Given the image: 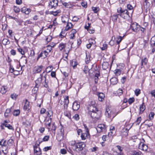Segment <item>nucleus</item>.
I'll list each match as a JSON object with an SVG mask.
<instances>
[{
	"label": "nucleus",
	"mask_w": 155,
	"mask_h": 155,
	"mask_svg": "<svg viewBox=\"0 0 155 155\" xmlns=\"http://www.w3.org/2000/svg\"><path fill=\"white\" fill-rule=\"evenodd\" d=\"M90 111L89 114L92 118L95 120L99 119L101 117V113L100 110H98L95 104L91 105L90 107Z\"/></svg>",
	"instance_id": "1"
},
{
	"label": "nucleus",
	"mask_w": 155,
	"mask_h": 155,
	"mask_svg": "<svg viewBox=\"0 0 155 155\" xmlns=\"http://www.w3.org/2000/svg\"><path fill=\"white\" fill-rule=\"evenodd\" d=\"M69 102L68 96H66L64 98V109L65 110L64 115L69 119H71V114L70 111L67 110Z\"/></svg>",
	"instance_id": "2"
},
{
	"label": "nucleus",
	"mask_w": 155,
	"mask_h": 155,
	"mask_svg": "<svg viewBox=\"0 0 155 155\" xmlns=\"http://www.w3.org/2000/svg\"><path fill=\"white\" fill-rule=\"evenodd\" d=\"M85 146V143L83 142H77L76 144L75 147L73 150L75 151H80L82 150Z\"/></svg>",
	"instance_id": "3"
},
{
	"label": "nucleus",
	"mask_w": 155,
	"mask_h": 155,
	"mask_svg": "<svg viewBox=\"0 0 155 155\" xmlns=\"http://www.w3.org/2000/svg\"><path fill=\"white\" fill-rule=\"evenodd\" d=\"M58 0H50L49 3V7L51 8L55 9L58 6Z\"/></svg>",
	"instance_id": "4"
},
{
	"label": "nucleus",
	"mask_w": 155,
	"mask_h": 155,
	"mask_svg": "<svg viewBox=\"0 0 155 155\" xmlns=\"http://www.w3.org/2000/svg\"><path fill=\"white\" fill-rule=\"evenodd\" d=\"M90 134L89 133L88 129L87 128L86 129V132L81 134V138L82 140H85L87 138H89Z\"/></svg>",
	"instance_id": "5"
},
{
	"label": "nucleus",
	"mask_w": 155,
	"mask_h": 155,
	"mask_svg": "<svg viewBox=\"0 0 155 155\" xmlns=\"http://www.w3.org/2000/svg\"><path fill=\"white\" fill-rule=\"evenodd\" d=\"M107 127V126L104 124H98L97 128V130L99 133L104 131Z\"/></svg>",
	"instance_id": "6"
},
{
	"label": "nucleus",
	"mask_w": 155,
	"mask_h": 155,
	"mask_svg": "<svg viewBox=\"0 0 155 155\" xmlns=\"http://www.w3.org/2000/svg\"><path fill=\"white\" fill-rule=\"evenodd\" d=\"M129 14H130V13L127 10L125 9L124 10V12H122V13L120 14H119L120 16L123 18L124 19L127 18L129 17H130Z\"/></svg>",
	"instance_id": "7"
},
{
	"label": "nucleus",
	"mask_w": 155,
	"mask_h": 155,
	"mask_svg": "<svg viewBox=\"0 0 155 155\" xmlns=\"http://www.w3.org/2000/svg\"><path fill=\"white\" fill-rule=\"evenodd\" d=\"M131 28L133 31L137 32L140 29V26L137 23L135 22L131 25Z\"/></svg>",
	"instance_id": "8"
},
{
	"label": "nucleus",
	"mask_w": 155,
	"mask_h": 155,
	"mask_svg": "<svg viewBox=\"0 0 155 155\" xmlns=\"http://www.w3.org/2000/svg\"><path fill=\"white\" fill-rule=\"evenodd\" d=\"M48 54V52L46 50L42 51L38 55L37 60H38L40 57H42V58H45L47 57Z\"/></svg>",
	"instance_id": "9"
},
{
	"label": "nucleus",
	"mask_w": 155,
	"mask_h": 155,
	"mask_svg": "<svg viewBox=\"0 0 155 155\" xmlns=\"http://www.w3.org/2000/svg\"><path fill=\"white\" fill-rule=\"evenodd\" d=\"M45 71H44L43 73L40 75V77L38 78L35 81V85L39 86L41 84V83L42 81V78L44 74L45 73Z\"/></svg>",
	"instance_id": "10"
},
{
	"label": "nucleus",
	"mask_w": 155,
	"mask_h": 155,
	"mask_svg": "<svg viewBox=\"0 0 155 155\" xmlns=\"http://www.w3.org/2000/svg\"><path fill=\"white\" fill-rule=\"evenodd\" d=\"M47 118L46 119V120L45 121V125L47 128L48 129V131H50L51 129L50 127L51 126V118H48V120H47Z\"/></svg>",
	"instance_id": "11"
},
{
	"label": "nucleus",
	"mask_w": 155,
	"mask_h": 155,
	"mask_svg": "<svg viewBox=\"0 0 155 155\" xmlns=\"http://www.w3.org/2000/svg\"><path fill=\"white\" fill-rule=\"evenodd\" d=\"M43 66L42 65L35 66L33 69V71L35 73H39L41 71Z\"/></svg>",
	"instance_id": "12"
},
{
	"label": "nucleus",
	"mask_w": 155,
	"mask_h": 155,
	"mask_svg": "<svg viewBox=\"0 0 155 155\" xmlns=\"http://www.w3.org/2000/svg\"><path fill=\"white\" fill-rule=\"evenodd\" d=\"M138 147L140 149L143 151H146L148 149L147 146L144 144L143 143L141 142L140 143Z\"/></svg>",
	"instance_id": "13"
},
{
	"label": "nucleus",
	"mask_w": 155,
	"mask_h": 155,
	"mask_svg": "<svg viewBox=\"0 0 155 155\" xmlns=\"http://www.w3.org/2000/svg\"><path fill=\"white\" fill-rule=\"evenodd\" d=\"M80 107V103L79 102H74L73 104L72 109L74 110H78Z\"/></svg>",
	"instance_id": "14"
},
{
	"label": "nucleus",
	"mask_w": 155,
	"mask_h": 155,
	"mask_svg": "<svg viewBox=\"0 0 155 155\" xmlns=\"http://www.w3.org/2000/svg\"><path fill=\"white\" fill-rule=\"evenodd\" d=\"M34 152L35 154V153H38L37 154H41V150L40 147H39V145H35L34 147Z\"/></svg>",
	"instance_id": "15"
},
{
	"label": "nucleus",
	"mask_w": 155,
	"mask_h": 155,
	"mask_svg": "<svg viewBox=\"0 0 155 155\" xmlns=\"http://www.w3.org/2000/svg\"><path fill=\"white\" fill-rule=\"evenodd\" d=\"M106 116L108 118H110L112 117V112L108 108H106L105 112Z\"/></svg>",
	"instance_id": "16"
},
{
	"label": "nucleus",
	"mask_w": 155,
	"mask_h": 155,
	"mask_svg": "<svg viewBox=\"0 0 155 155\" xmlns=\"http://www.w3.org/2000/svg\"><path fill=\"white\" fill-rule=\"evenodd\" d=\"M29 102L28 101L27 99L25 100V105L24 107V110L25 111L29 110L30 108Z\"/></svg>",
	"instance_id": "17"
},
{
	"label": "nucleus",
	"mask_w": 155,
	"mask_h": 155,
	"mask_svg": "<svg viewBox=\"0 0 155 155\" xmlns=\"http://www.w3.org/2000/svg\"><path fill=\"white\" fill-rule=\"evenodd\" d=\"M98 99L100 101H102L104 99V94L102 93H97Z\"/></svg>",
	"instance_id": "18"
},
{
	"label": "nucleus",
	"mask_w": 155,
	"mask_h": 155,
	"mask_svg": "<svg viewBox=\"0 0 155 155\" xmlns=\"http://www.w3.org/2000/svg\"><path fill=\"white\" fill-rule=\"evenodd\" d=\"M146 125H147L148 127H150L152 126L153 123L152 121L151 120H146L144 122Z\"/></svg>",
	"instance_id": "19"
},
{
	"label": "nucleus",
	"mask_w": 155,
	"mask_h": 155,
	"mask_svg": "<svg viewBox=\"0 0 155 155\" xmlns=\"http://www.w3.org/2000/svg\"><path fill=\"white\" fill-rule=\"evenodd\" d=\"M146 109V107L144 103L140 106V112L139 114H142Z\"/></svg>",
	"instance_id": "20"
},
{
	"label": "nucleus",
	"mask_w": 155,
	"mask_h": 155,
	"mask_svg": "<svg viewBox=\"0 0 155 155\" xmlns=\"http://www.w3.org/2000/svg\"><path fill=\"white\" fill-rule=\"evenodd\" d=\"M86 57L85 62L86 64H88L91 61L90 55L89 52L86 53Z\"/></svg>",
	"instance_id": "21"
},
{
	"label": "nucleus",
	"mask_w": 155,
	"mask_h": 155,
	"mask_svg": "<svg viewBox=\"0 0 155 155\" xmlns=\"http://www.w3.org/2000/svg\"><path fill=\"white\" fill-rule=\"evenodd\" d=\"M127 11H129L130 13V15H132L133 12V7L132 5L130 4H128L127 5Z\"/></svg>",
	"instance_id": "22"
},
{
	"label": "nucleus",
	"mask_w": 155,
	"mask_h": 155,
	"mask_svg": "<svg viewBox=\"0 0 155 155\" xmlns=\"http://www.w3.org/2000/svg\"><path fill=\"white\" fill-rule=\"evenodd\" d=\"M110 81L111 84L113 85L115 84H117L118 82V79L116 77H113L112 78L110 79Z\"/></svg>",
	"instance_id": "23"
},
{
	"label": "nucleus",
	"mask_w": 155,
	"mask_h": 155,
	"mask_svg": "<svg viewBox=\"0 0 155 155\" xmlns=\"http://www.w3.org/2000/svg\"><path fill=\"white\" fill-rule=\"evenodd\" d=\"M150 44L152 48L155 46V36L152 37L151 38Z\"/></svg>",
	"instance_id": "24"
},
{
	"label": "nucleus",
	"mask_w": 155,
	"mask_h": 155,
	"mask_svg": "<svg viewBox=\"0 0 155 155\" xmlns=\"http://www.w3.org/2000/svg\"><path fill=\"white\" fill-rule=\"evenodd\" d=\"M66 44L63 43H60L58 46V48L60 51H61L64 49L66 47Z\"/></svg>",
	"instance_id": "25"
},
{
	"label": "nucleus",
	"mask_w": 155,
	"mask_h": 155,
	"mask_svg": "<svg viewBox=\"0 0 155 155\" xmlns=\"http://www.w3.org/2000/svg\"><path fill=\"white\" fill-rule=\"evenodd\" d=\"M109 66V64L107 62H104L102 65V68L104 70H106Z\"/></svg>",
	"instance_id": "26"
},
{
	"label": "nucleus",
	"mask_w": 155,
	"mask_h": 155,
	"mask_svg": "<svg viewBox=\"0 0 155 155\" xmlns=\"http://www.w3.org/2000/svg\"><path fill=\"white\" fill-rule=\"evenodd\" d=\"M100 76V72L99 71H97V72L95 74L94 77L95 82L96 84L97 83L99 79V77Z\"/></svg>",
	"instance_id": "27"
},
{
	"label": "nucleus",
	"mask_w": 155,
	"mask_h": 155,
	"mask_svg": "<svg viewBox=\"0 0 155 155\" xmlns=\"http://www.w3.org/2000/svg\"><path fill=\"white\" fill-rule=\"evenodd\" d=\"M73 25L71 22H68L67 25L66 27L65 30L67 31L71 28L72 27Z\"/></svg>",
	"instance_id": "28"
},
{
	"label": "nucleus",
	"mask_w": 155,
	"mask_h": 155,
	"mask_svg": "<svg viewBox=\"0 0 155 155\" xmlns=\"http://www.w3.org/2000/svg\"><path fill=\"white\" fill-rule=\"evenodd\" d=\"M50 128L51 129L50 131H51L54 134H55V131L56 129V126L55 125L54 123L52 124L51 127Z\"/></svg>",
	"instance_id": "29"
},
{
	"label": "nucleus",
	"mask_w": 155,
	"mask_h": 155,
	"mask_svg": "<svg viewBox=\"0 0 155 155\" xmlns=\"http://www.w3.org/2000/svg\"><path fill=\"white\" fill-rule=\"evenodd\" d=\"M3 125H4V126L5 127H7L8 129H9L10 130H12L13 131L14 130V129L13 127L10 124H5V123H3Z\"/></svg>",
	"instance_id": "30"
},
{
	"label": "nucleus",
	"mask_w": 155,
	"mask_h": 155,
	"mask_svg": "<svg viewBox=\"0 0 155 155\" xmlns=\"http://www.w3.org/2000/svg\"><path fill=\"white\" fill-rule=\"evenodd\" d=\"M150 5V3L148 1H145L143 3V5L145 8L147 9L149 8Z\"/></svg>",
	"instance_id": "31"
},
{
	"label": "nucleus",
	"mask_w": 155,
	"mask_h": 155,
	"mask_svg": "<svg viewBox=\"0 0 155 155\" xmlns=\"http://www.w3.org/2000/svg\"><path fill=\"white\" fill-rule=\"evenodd\" d=\"M54 45H53V46H52L50 45H48L46 47V51L47 52H48V53L50 52L52 50V48L54 47Z\"/></svg>",
	"instance_id": "32"
},
{
	"label": "nucleus",
	"mask_w": 155,
	"mask_h": 155,
	"mask_svg": "<svg viewBox=\"0 0 155 155\" xmlns=\"http://www.w3.org/2000/svg\"><path fill=\"white\" fill-rule=\"evenodd\" d=\"M2 43L4 45H6L10 44V41L8 39L5 38L2 41Z\"/></svg>",
	"instance_id": "33"
},
{
	"label": "nucleus",
	"mask_w": 155,
	"mask_h": 155,
	"mask_svg": "<svg viewBox=\"0 0 155 155\" xmlns=\"http://www.w3.org/2000/svg\"><path fill=\"white\" fill-rule=\"evenodd\" d=\"M7 90V87L6 86H3L1 88V92L2 94H5Z\"/></svg>",
	"instance_id": "34"
},
{
	"label": "nucleus",
	"mask_w": 155,
	"mask_h": 155,
	"mask_svg": "<svg viewBox=\"0 0 155 155\" xmlns=\"http://www.w3.org/2000/svg\"><path fill=\"white\" fill-rule=\"evenodd\" d=\"M119 16H120L119 14H115L112 15L111 18L113 21H116Z\"/></svg>",
	"instance_id": "35"
},
{
	"label": "nucleus",
	"mask_w": 155,
	"mask_h": 155,
	"mask_svg": "<svg viewBox=\"0 0 155 155\" xmlns=\"http://www.w3.org/2000/svg\"><path fill=\"white\" fill-rule=\"evenodd\" d=\"M35 85V87L32 90V93L33 94H35L38 90V86Z\"/></svg>",
	"instance_id": "36"
},
{
	"label": "nucleus",
	"mask_w": 155,
	"mask_h": 155,
	"mask_svg": "<svg viewBox=\"0 0 155 155\" xmlns=\"http://www.w3.org/2000/svg\"><path fill=\"white\" fill-rule=\"evenodd\" d=\"M20 113L19 110H15L13 112V114L14 116H17Z\"/></svg>",
	"instance_id": "37"
},
{
	"label": "nucleus",
	"mask_w": 155,
	"mask_h": 155,
	"mask_svg": "<svg viewBox=\"0 0 155 155\" xmlns=\"http://www.w3.org/2000/svg\"><path fill=\"white\" fill-rule=\"evenodd\" d=\"M115 38L114 36H112V39L110 41L109 43V44L111 46H113L115 43V42L114 40H113V39H115Z\"/></svg>",
	"instance_id": "38"
},
{
	"label": "nucleus",
	"mask_w": 155,
	"mask_h": 155,
	"mask_svg": "<svg viewBox=\"0 0 155 155\" xmlns=\"http://www.w3.org/2000/svg\"><path fill=\"white\" fill-rule=\"evenodd\" d=\"M122 37L120 36H118V37H117V40L116 41L117 44H119V43L122 40Z\"/></svg>",
	"instance_id": "39"
},
{
	"label": "nucleus",
	"mask_w": 155,
	"mask_h": 155,
	"mask_svg": "<svg viewBox=\"0 0 155 155\" xmlns=\"http://www.w3.org/2000/svg\"><path fill=\"white\" fill-rule=\"evenodd\" d=\"M148 60L146 58H144L143 59H142L141 61V66H142L144 64V65H146L147 62Z\"/></svg>",
	"instance_id": "40"
},
{
	"label": "nucleus",
	"mask_w": 155,
	"mask_h": 155,
	"mask_svg": "<svg viewBox=\"0 0 155 155\" xmlns=\"http://www.w3.org/2000/svg\"><path fill=\"white\" fill-rule=\"evenodd\" d=\"M114 73H115L116 76H119L121 74V71L119 69H116L115 70Z\"/></svg>",
	"instance_id": "41"
},
{
	"label": "nucleus",
	"mask_w": 155,
	"mask_h": 155,
	"mask_svg": "<svg viewBox=\"0 0 155 155\" xmlns=\"http://www.w3.org/2000/svg\"><path fill=\"white\" fill-rule=\"evenodd\" d=\"M65 30L64 31H62L61 32L60 36L61 38L64 37L66 36V34L65 33Z\"/></svg>",
	"instance_id": "42"
},
{
	"label": "nucleus",
	"mask_w": 155,
	"mask_h": 155,
	"mask_svg": "<svg viewBox=\"0 0 155 155\" xmlns=\"http://www.w3.org/2000/svg\"><path fill=\"white\" fill-rule=\"evenodd\" d=\"M132 155H143V154L140 151H135L133 152Z\"/></svg>",
	"instance_id": "43"
},
{
	"label": "nucleus",
	"mask_w": 155,
	"mask_h": 155,
	"mask_svg": "<svg viewBox=\"0 0 155 155\" xmlns=\"http://www.w3.org/2000/svg\"><path fill=\"white\" fill-rule=\"evenodd\" d=\"M92 9L95 13H97L98 11L99 8L97 7H92Z\"/></svg>",
	"instance_id": "44"
},
{
	"label": "nucleus",
	"mask_w": 155,
	"mask_h": 155,
	"mask_svg": "<svg viewBox=\"0 0 155 155\" xmlns=\"http://www.w3.org/2000/svg\"><path fill=\"white\" fill-rule=\"evenodd\" d=\"M77 143L75 141H72L70 142V144L71 146H73V147H72L73 149L75 147V146H76V144H77Z\"/></svg>",
	"instance_id": "45"
},
{
	"label": "nucleus",
	"mask_w": 155,
	"mask_h": 155,
	"mask_svg": "<svg viewBox=\"0 0 155 155\" xmlns=\"http://www.w3.org/2000/svg\"><path fill=\"white\" fill-rule=\"evenodd\" d=\"M88 71L89 69L88 68V66H85L83 70L84 73L85 74H87L88 72Z\"/></svg>",
	"instance_id": "46"
},
{
	"label": "nucleus",
	"mask_w": 155,
	"mask_h": 155,
	"mask_svg": "<svg viewBox=\"0 0 155 155\" xmlns=\"http://www.w3.org/2000/svg\"><path fill=\"white\" fill-rule=\"evenodd\" d=\"M135 93L136 96H138L140 93V90L139 89H137L135 91Z\"/></svg>",
	"instance_id": "47"
},
{
	"label": "nucleus",
	"mask_w": 155,
	"mask_h": 155,
	"mask_svg": "<svg viewBox=\"0 0 155 155\" xmlns=\"http://www.w3.org/2000/svg\"><path fill=\"white\" fill-rule=\"evenodd\" d=\"M124 10H123L121 7L117 9V12L119 13V14H120L124 12Z\"/></svg>",
	"instance_id": "48"
},
{
	"label": "nucleus",
	"mask_w": 155,
	"mask_h": 155,
	"mask_svg": "<svg viewBox=\"0 0 155 155\" xmlns=\"http://www.w3.org/2000/svg\"><path fill=\"white\" fill-rule=\"evenodd\" d=\"M134 101V98H130L129 99L128 102L129 104H132Z\"/></svg>",
	"instance_id": "49"
},
{
	"label": "nucleus",
	"mask_w": 155,
	"mask_h": 155,
	"mask_svg": "<svg viewBox=\"0 0 155 155\" xmlns=\"http://www.w3.org/2000/svg\"><path fill=\"white\" fill-rule=\"evenodd\" d=\"M154 114L153 112H151L149 115V117L150 120H152L153 118Z\"/></svg>",
	"instance_id": "50"
},
{
	"label": "nucleus",
	"mask_w": 155,
	"mask_h": 155,
	"mask_svg": "<svg viewBox=\"0 0 155 155\" xmlns=\"http://www.w3.org/2000/svg\"><path fill=\"white\" fill-rule=\"evenodd\" d=\"M141 117H138L137 120L136 121V123H137V124L139 125L141 121Z\"/></svg>",
	"instance_id": "51"
},
{
	"label": "nucleus",
	"mask_w": 155,
	"mask_h": 155,
	"mask_svg": "<svg viewBox=\"0 0 155 155\" xmlns=\"http://www.w3.org/2000/svg\"><path fill=\"white\" fill-rule=\"evenodd\" d=\"M14 10L16 13H18L20 11V9L19 8L17 7H16L14 6Z\"/></svg>",
	"instance_id": "52"
},
{
	"label": "nucleus",
	"mask_w": 155,
	"mask_h": 155,
	"mask_svg": "<svg viewBox=\"0 0 155 155\" xmlns=\"http://www.w3.org/2000/svg\"><path fill=\"white\" fill-rule=\"evenodd\" d=\"M81 4L82 6L84 8H86L87 7V3L86 2L83 1L81 2Z\"/></svg>",
	"instance_id": "53"
},
{
	"label": "nucleus",
	"mask_w": 155,
	"mask_h": 155,
	"mask_svg": "<svg viewBox=\"0 0 155 155\" xmlns=\"http://www.w3.org/2000/svg\"><path fill=\"white\" fill-rule=\"evenodd\" d=\"M107 48V45L106 44H104L103 45V47L101 48L102 50H104Z\"/></svg>",
	"instance_id": "54"
},
{
	"label": "nucleus",
	"mask_w": 155,
	"mask_h": 155,
	"mask_svg": "<svg viewBox=\"0 0 155 155\" xmlns=\"http://www.w3.org/2000/svg\"><path fill=\"white\" fill-rule=\"evenodd\" d=\"M74 119L76 120H78L79 119V116L78 114H76L73 117Z\"/></svg>",
	"instance_id": "55"
},
{
	"label": "nucleus",
	"mask_w": 155,
	"mask_h": 155,
	"mask_svg": "<svg viewBox=\"0 0 155 155\" xmlns=\"http://www.w3.org/2000/svg\"><path fill=\"white\" fill-rule=\"evenodd\" d=\"M52 39V37L51 36H48L46 38V41L47 42H49L51 41Z\"/></svg>",
	"instance_id": "56"
},
{
	"label": "nucleus",
	"mask_w": 155,
	"mask_h": 155,
	"mask_svg": "<svg viewBox=\"0 0 155 155\" xmlns=\"http://www.w3.org/2000/svg\"><path fill=\"white\" fill-rule=\"evenodd\" d=\"M51 149V147L50 146L49 147H45L43 149V150L45 151H47L49 150H50Z\"/></svg>",
	"instance_id": "57"
},
{
	"label": "nucleus",
	"mask_w": 155,
	"mask_h": 155,
	"mask_svg": "<svg viewBox=\"0 0 155 155\" xmlns=\"http://www.w3.org/2000/svg\"><path fill=\"white\" fill-rule=\"evenodd\" d=\"M49 138V136H45L43 138V141H48Z\"/></svg>",
	"instance_id": "58"
},
{
	"label": "nucleus",
	"mask_w": 155,
	"mask_h": 155,
	"mask_svg": "<svg viewBox=\"0 0 155 155\" xmlns=\"http://www.w3.org/2000/svg\"><path fill=\"white\" fill-rule=\"evenodd\" d=\"M18 50L21 54L23 55L25 54V52L21 48H18Z\"/></svg>",
	"instance_id": "59"
},
{
	"label": "nucleus",
	"mask_w": 155,
	"mask_h": 155,
	"mask_svg": "<svg viewBox=\"0 0 155 155\" xmlns=\"http://www.w3.org/2000/svg\"><path fill=\"white\" fill-rule=\"evenodd\" d=\"M61 153L62 154H65L66 153L67 151L66 150L64 149H62L61 150H60Z\"/></svg>",
	"instance_id": "60"
},
{
	"label": "nucleus",
	"mask_w": 155,
	"mask_h": 155,
	"mask_svg": "<svg viewBox=\"0 0 155 155\" xmlns=\"http://www.w3.org/2000/svg\"><path fill=\"white\" fill-rule=\"evenodd\" d=\"M48 81H47V80L45 81H44V86L46 88H47L48 87Z\"/></svg>",
	"instance_id": "61"
},
{
	"label": "nucleus",
	"mask_w": 155,
	"mask_h": 155,
	"mask_svg": "<svg viewBox=\"0 0 155 155\" xmlns=\"http://www.w3.org/2000/svg\"><path fill=\"white\" fill-rule=\"evenodd\" d=\"M89 43L91 44V45L92 44H94L95 43V42L94 40L92 39H91L89 40Z\"/></svg>",
	"instance_id": "62"
},
{
	"label": "nucleus",
	"mask_w": 155,
	"mask_h": 155,
	"mask_svg": "<svg viewBox=\"0 0 155 155\" xmlns=\"http://www.w3.org/2000/svg\"><path fill=\"white\" fill-rule=\"evenodd\" d=\"M113 155H124L121 153H118L117 151H114L113 153Z\"/></svg>",
	"instance_id": "63"
},
{
	"label": "nucleus",
	"mask_w": 155,
	"mask_h": 155,
	"mask_svg": "<svg viewBox=\"0 0 155 155\" xmlns=\"http://www.w3.org/2000/svg\"><path fill=\"white\" fill-rule=\"evenodd\" d=\"M11 53L12 55H15L16 54V51L13 49H12L11 51Z\"/></svg>",
	"instance_id": "64"
}]
</instances>
